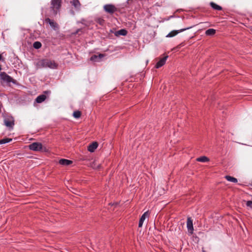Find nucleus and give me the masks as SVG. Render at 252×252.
I'll list each match as a JSON object with an SVG mask.
<instances>
[{
  "label": "nucleus",
  "mask_w": 252,
  "mask_h": 252,
  "mask_svg": "<svg viewBox=\"0 0 252 252\" xmlns=\"http://www.w3.org/2000/svg\"><path fill=\"white\" fill-rule=\"evenodd\" d=\"M36 66L38 68H46V59H42L36 63Z\"/></svg>",
  "instance_id": "f8f14e48"
},
{
  "label": "nucleus",
  "mask_w": 252,
  "mask_h": 252,
  "mask_svg": "<svg viewBox=\"0 0 252 252\" xmlns=\"http://www.w3.org/2000/svg\"><path fill=\"white\" fill-rule=\"evenodd\" d=\"M210 5L214 9L217 10H221L222 9V7L220 6L217 4L216 3L213 2H210Z\"/></svg>",
  "instance_id": "aec40b11"
},
{
  "label": "nucleus",
  "mask_w": 252,
  "mask_h": 252,
  "mask_svg": "<svg viewBox=\"0 0 252 252\" xmlns=\"http://www.w3.org/2000/svg\"><path fill=\"white\" fill-rule=\"evenodd\" d=\"M191 27H189L185 29H182L180 30H173L170 32L166 36V37H172L176 35L179 33L184 32L187 30L189 29Z\"/></svg>",
  "instance_id": "0eeeda50"
},
{
  "label": "nucleus",
  "mask_w": 252,
  "mask_h": 252,
  "mask_svg": "<svg viewBox=\"0 0 252 252\" xmlns=\"http://www.w3.org/2000/svg\"><path fill=\"white\" fill-rule=\"evenodd\" d=\"M98 144L96 142H94L90 144L88 147V150L90 152H94L97 148Z\"/></svg>",
  "instance_id": "4468645a"
},
{
  "label": "nucleus",
  "mask_w": 252,
  "mask_h": 252,
  "mask_svg": "<svg viewBox=\"0 0 252 252\" xmlns=\"http://www.w3.org/2000/svg\"><path fill=\"white\" fill-rule=\"evenodd\" d=\"M103 56V55L102 54H100L98 56L94 55L92 56L90 59L94 62H99Z\"/></svg>",
  "instance_id": "dca6fc26"
},
{
  "label": "nucleus",
  "mask_w": 252,
  "mask_h": 252,
  "mask_svg": "<svg viewBox=\"0 0 252 252\" xmlns=\"http://www.w3.org/2000/svg\"><path fill=\"white\" fill-rule=\"evenodd\" d=\"M50 93V91H45L44 92V94H41V95H38L36 99H35V101L38 103H42V102H43L47 98V96L46 95H45V94H49Z\"/></svg>",
  "instance_id": "6e6552de"
},
{
  "label": "nucleus",
  "mask_w": 252,
  "mask_h": 252,
  "mask_svg": "<svg viewBox=\"0 0 252 252\" xmlns=\"http://www.w3.org/2000/svg\"><path fill=\"white\" fill-rule=\"evenodd\" d=\"M187 227L189 233L190 235L192 234L193 233L194 229L193 226L192 220L190 217H188L187 219Z\"/></svg>",
  "instance_id": "423d86ee"
},
{
  "label": "nucleus",
  "mask_w": 252,
  "mask_h": 252,
  "mask_svg": "<svg viewBox=\"0 0 252 252\" xmlns=\"http://www.w3.org/2000/svg\"><path fill=\"white\" fill-rule=\"evenodd\" d=\"M196 160L199 162H205L209 161V159L205 156H202L196 158Z\"/></svg>",
  "instance_id": "4be33fe9"
},
{
  "label": "nucleus",
  "mask_w": 252,
  "mask_h": 252,
  "mask_svg": "<svg viewBox=\"0 0 252 252\" xmlns=\"http://www.w3.org/2000/svg\"><path fill=\"white\" fill-rule=\"evenodd\" d=\"M33 47L35 49H39L41 47V43L40 42L36 41L33 43Z\"/></svg>",
  "instance_id": "b1692460"
},
{
  "label": "nucleus",
  "mask_w": 252,
  "mask_h": 252,
  "mask_svg": "<svg viewBox=\"0 0 252 252\" xmlns=\"http://www.w3.org/2000/svg\"><path fill=\"white\" fill-rule=\"evenodd\" d=\"M80 32H82L81 29H78L75 32L73 33V34H76L77 33H79Z\"/></svg>",
  "instance_id": "cd10ccee"
},
{
  "label": "nucleus",
  "mask_w": 252,
  "mask_h": 252,
  "mask_svg": "<svg viewBox=\"0 0 252 252\" xmlns=\"http://www.w3.org/2000/svg\"><path fill=\"white\" fill-rule=\"evenodd\" d=\"M104 10L109 14H113L117 10V8L113 4H106L103 6Z\"/></svg>",
  "instance_id": "39448f33"
},
{
  "label": "nucleus",
  "mask_w": 252,
  "mask_h": 252,
  "mask_svg": "<svg viewBox=\"0 0 252 252\" xmlns=\"http://www.w3.org/2000/svg\"><path fill=\"white\" fill-rule=\"evenodd\" d=\"M3 122L4 125L6 126L9 129H12L14 126V119L13 117L8 116L4 118Z\"/></svg>",
  "instance_id": "7ed1b4c3"
},
{
  "label": "nucleus",
  "mask_w": 252,
  "mask_h": 252,
  "mask_svg": "<svg viewBox=\"0 0 252 252\" xmlns=\"http://www.w3.org/2000/svg\"><path fill=\"white\" fill-rule=\"evenodd\" d=\"M62 0H51L50 6V15H56L62 6Z\"/></svg>",
  "instance_id": "f257e3e1"
},
{
  "label": "nucleus",
  "mask_w": 252,
  "mask_h": 252,
  "mask_svg": "<svg viewBox=\"0 0 252 252\" xmlns=\"http://www.w3.org/2000/svg\"><path fill=\"white\" fill-rule=\"evenodd\" d=\"M148 216H149V213H148V211L145 212L142 215V216L141 217L139 221L138 226L139 227H141L142 226L144 221L145 220V219L147 217H148Z\"/></svg>",
  "instance_id": "ddd939ff"
},
{
  "label": "nucleus",
  "mask_w": 252,
  "mask_h": 252,
  "mask_svg": "<svg viewBox=\"0 0 252 252\" xmlns=\"http://www.w3.org/2000/svg\"><path fill=\"white\" fill-rule=\"evenodd\" d=\"M203 252H205L204 251H203Z\"/></svg>",
  "instance_id": "7c9ffc66"
},
{
  "label": "nucleus",
  "mask_w": 252,
  "mask_h": 252,
  "mask_svg": "<svg viewBox=\"0 0 252 252\" xmlns=\"http://www.w3.org/2000/svg\"><path fill=\"white\" fill-rule=\"evenodd\" d=\"M96 22L100 25L103 26L104 24L105 21L101 18H98L96 19Z\"/></svg>",
  "instance_id": "393cba45"
},
{
  "label": "nucleus",
  "mask_w": 252,
  "mask_h": 252,
  "mask_svg": "<svg viewBox=\"0 0 252 252\" xmlns=\"http://www.w3.org/2000/svg\"><path fill=\"white\" fill-rule=\"evenodd\" d=\"M46 68L48 67L51 69H55L57 68L58 64L56 63L54 61L46 59Z\"/></svg>",
  "instance_id": "1a4fd4ad"
},
{
  "label": "nucleus",
  "mask_w": 252,
  "mask_h": 252,
  "mask_svg": "<svg viewBox=\"0 0 252 252\" xmlns=\"http://www.w3.org/2000/svg\"><path fill=\"white\" fill-rule=\"evenodd\" d=\"M1 58H2V56L1 54H0V60L1 59Z\"/></svg>",
  "instance_id": "c85d7f7f"
},
{
  "label": "nucleus",
  "mask_w": 252,
  "mask_h": 252,
  "mask_svg": "<svg viewBox=\"0 0 252 252\" xmlns=\"http://www.w3.org/2000/svg\"><path fill=\"white\" fill-rule=\"evenodd\" d=\"M127 31L125 29H121L115 32V35L117 36L119 35L125 36L127 34Z\"/></svg>",
  "instance_id": "f3484780"
},
{
  "label": "nucleus",
  "mask_w": 252,
  "mask_h": 252,
  "mask_svg": "<svg viewBox=\"0 0 252 252\" xmlns=\"http://www.w3.org/2000/svg\"><path fill=\"white\" fill-rule=\"evenodd\" d=\"M12 141L11 138H5L0 140V144H5Z\"/></svg>",
  "instance_id": "5701e85b"
},
{
  "label": "nucleus",
  "mask_w": 252,
  "mask_h": 252,
  "mask_svg": "<svg viewBox=\"0 0 252 252\" xmlns=\"http://www.w3.org/2000/svg\"><path fill=\"white\" fill-rule=\"evenodd\" d=\"M59 163L62 165L67 166L71 164L72 163V161L66 159H61Z\"/></svg>",
  "instance_id": "2eb2a0df"
},
{
  "label": "nucleus",
  "mask_w": 252,
  "mask_h": 252,
  "mask_svg": "<svg viewBox=\"0 0 252 252\" xmlns=\"http://www.w3.org/2000/svg\"><path fill=\"white\" fill-rule=\"evenodd\" d=\"M45 21L46 22L48 23V24H49V25H50V26L54 29V30H56L57 29H58V25L57 24V23H56V22H55L53 20H51L50 19H49V18H47L45 19Z\"/></svg>",
  "instance_id": "9b49d317"
},
{
  "label": "nucleus",
  "mask_w": 252,
  "mask_h": 252,
  "mask_svg": "<svg viewBox=\"0 0 252 252\" xmlns=\"http://www.w3.org/2000/svg\"><path fill=\"white\" fill-rule=\"evenodd\" d=\"M29 148L33 151H39L42 149V145L39 142H34L30 144Z\"/></svg>",
  "instance_id": "20e7f679"
},
{
  "label": "nucleus",
  "mask_w": 252,
  "mask_h": 252,
  "mask_svg": "<svg viewBox=\"0 0 252 252\" xmlns=\"http://www.w3.org/2000/svg\"><path fill=\"white\" fill-rule=\"evenodd\" d=\"M224 178L229 182L236 183L238 182L237 179L236 178L233 177L226 175L224 177Z\"/></svg>",
  "instance_id": "6ab92c4d"
},
{
  "label": "nucleus",
  "mask_w": 252,
  "mask_h": 252,
  "mask_svg": "<svg viewBox=\"0 0 252 252\" xmlns=\"http://www.w3.org/2000/svg\"><path fill=\"white\" fill-rule=\"evenodd\" d=\"M216 33V30L213 29H209L206 31L205 34L208 36L213 35Z\"/></svg>",
  "instance_id": "412c9836"
},
{
  "label": "nucleus",
  "mask_w": 252,
  "mask_h": 252,
  "mask_svg": "<svg viewBox=\"0 0 252 252\" xmlns=\"http://www.w3.org/2000/svg\"><path fill=\"white\" fill-rule=\"evenodd\" d=\"M246 206L252 209V201H247L246 202Z\"/></svg>",
  "instance_id": "bb28decb"
},
{
  "label": "nucleus",
  "mask_w": 252,
  "mask_h": 252,
  "mask_svg": "<svg viewBox=\"0 0 252 252\" xmlns=\"http://www.w3.org/2000/svg\"><path fill=\"white\" fill-rule=\"evenodd\" d=\"M13 78L5 72H2L0 73V82L1 84L10 83L13 82Z\"/></svg>",
  "instance_id": "f03ea898"
},
{
  "label": "nucleus",
  "mask_w": 252,
  "mask_h": 252,
  "mask_svg": "<svg viewBox=\"0 0 252 252\" xmlns=\"http://www.w3.org/2000/svg\"><path fill=\"white\" fill-rule=\"evenodd\" d=\"M73 116L75 118H79L81 116V112L79 111H74L73 113Z\"/></svg>",
  "instance_id": "a878e982"
},
{
  "label": "nucleus",
  "mask_w": 252,
  "mask_h": 252,
  "mask_svg": "<svg viewBox=\"0 0 252 252\" xmlns=\"http://www.w3.org/2000/svg\"><path fill=\"white\" fill-rule=\"evenodd\" d=\"M70 3L76 9H79L81 4L78 0H73Z\"/></svg>",
  "instance_id": "a211bd4d"
},
{
  "label": "nucleus",
  "mask_w": 252,
  "mask_h": 252,
  "mask_svg": "<svg viewBox=\"0 0 252 252\" xmlns=\"http://www.w3.org/2000/svg\"><path fill=\"white\" fill-rule=\"evenodd\" d=\"M1 66L0 65V70H1Z\"/></svg>",
  "instance_id": "c756f323"
},
{
  "label": "nucleus",
  "mask_w": 252,
  "mask_h": 252,
  "mask_svg": "<svg viewBox=\"0 0 252 252\" xmlns=\"http://www.w3.org/2000/svg\"><path fill=\"white\" fill-rule=\"evenodd\" d=\"M168 56H166L165 57H164L163 58H162V59H161L156 64L155 67L157 68H158L160 67H161L162 66H163L165 63V62L167 60V59L168 58Z\"/></svg>",
  "instance_id": "9d476101"
}]
</instances>
